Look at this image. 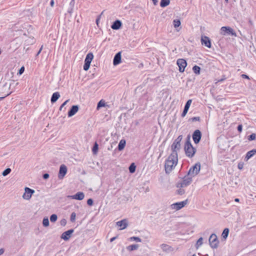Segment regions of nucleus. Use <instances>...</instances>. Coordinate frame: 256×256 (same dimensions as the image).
I'll list each match as a JSON object with an SVG mask.
<instances>
[{"instance_id":"19","label":"nucleus","mask_w":256,"mask_h":256,"mask_svg":"<svg viewBox=\"0 0 256 256\" xmlns=\"http://www.w3.org/2000/svg\"><path fill=\"white\" fill-rule=\"evenodd\" d=\"M71 197L73 199L81 200L84 198V194L83 192H76L75 194L72 196Z\"/></svg>"},{"instance_id":"59","label":"nucleus","mask_w":256,"mask_h":256,"mask_svg":"<svg viewBox=\"0 0 256 256\" xmlns=\"http://www.w3.org/2000/svg\"><path fill=\"white\" fill-rule=\"evenodd\" d=\"M63 106H64V102L63 104H62V105L60 106V110H61Z\"/></svg>"},{"instance_id":"46","label":"nucleus","mask_w":256,"mask_h":256,"mask_svg":"<svg viewBox=\"0 0 256 256\" xmlns=\"http://www.w3.org/2000/svg\"><path fill=\"white\" fill-rule=\"evenodd\" d=\"M226 78L225 76H222V78L218 80V82H224V80H226Z\"/></svg>"},{"instance_id":"33","label":"nucleus","mask_w":256,"mask_h":256,"mask_svg":"<svg viewBox=\"0 0 256 256\" xmlns=\"http://www.w3.org/2000/svg\"><path fill=\"white\" fill-rule=\"evenodd\" d=\"M128 240L130 241H136V242H142V239L140 238L139 237L134 236L130 237L128 238Z\"/></svg>"},{"instance_id":"28","label":"nucleus","mask_w":256,"mask_h":256,"mask_svg":"<svg viewBox=\"0 0 256 256\" xmlns=\"http://www.w3.org/2000/svg\"><path fill=\"white\" fill-rule=\"evenodd\" d=\"M200 68L197 65L194 66L192 68V70L194 72V73L196 74H200Z\"/></svg>"},{"instance_id":"10","label":"nucleus","mask_w":256,"mask_h":256,"mask_svg":"<svg viewBox=\"0 0 256 256\" xmlns=\"http://www.w3.org/2000/svg\"><path fill=\"white\" fill-rule=\"evenodd\" d=\"M176 64L178 66L180 72H182L184 71L185 68L187 66L186 61L183 58H179L177 60Z\"/></svg>"},{"instance_id":"32","label":"nucleus","mask_w":256,"mask_h":256,"mask_svg":"<svg viewBox=\"0 0 256 256\" xmlns=\"http://www.w3.org/2000/svg\"><path fill=\"white\" fill-rule=\"evenodd\" d=\"M181 22L180 20L175 19L173 20V25L175 28H178L180 26Z\"/></svg>"},{"instance_id":"57","label":"nucleus","mask_w":256,"mask_h":256,"mask_svg":"<svg viewBox=\"0 0 256 256\" xmlns=\"http://www.w3.org/2000/svg\"><path fill=\"white\" fill-rule=\"evenodd\" d=\"M234 201L236 202H238L240 201V200L238 198H235Z\"/></svg>"},{"instance_id":"15","label":"nucleus","mask_w":256,"mask_h":256,"mask_svg":"<svg viewBox=\"0 0 256 256\" xmlns=\"http://www.w3.org/2000/svg\"><path fill=\"white\" fill-rule=\"evenodd\" d=\"M116 225L120 227V230H124L128 226V220L126 219L122 220L116 222Z\"/></svg>"},{"instance_id":"3","label":"nucleus","mask_w":256,"mask_h":256,"mask_svg":"<svg viewBox=\"0 0 256 256\" xmlns=\"http://www.w3.org/2000/svg\"><path fill=\"white\" fill-rule=\"evenodd\" d=\"M182 138V135H180L173 142L171 146L172 154H178L177 151L180 148V142Z\"/></svg>"},{"instance_id":"29","label":"nucleus","mask_w":256,"mask_h":256,"mask_svg":"<svg viewBox=\"0 0 256 256\" xmlns=\"http://www.w3.org/2000/svg\"><path fill=\"white\" fill-rule=\"evenodd\" d=\"M98 144L96 142H95L92 148V152L93 154H96L98 153Z\"/></svg>"},{"instance_id":"13","label":"nucleus","mask_w":256,"mask_h":256,"mask_svg":"<svg viewBox=\"0 0 256 256\" xmlns=\"http://www.w3.org/2000/svg\"><path fill=\"white\" fill-rule=\"evenodd\" d=\"M122 52H119L118 53H116L113 59V64L114 66H117L121 62V60H122V55H121Z\"/></svg>"},{"instance_id":"64","label":"nucleus","mask_w":256,"mask_h":256,"mask_svg":"<svg viewBox=\"0 0 256 256\" xmlns=\"http://www.w3.org/2000/svg\"><path fill=\"white\" fill-rule=\"evenodd\" d=\"M66 224V221L65 220V222H64L65 225Z\"/></svg>"},{"instance_id":"4","label":"nucleus","mask_w":256,"mask_h":256,"mask_svg":"<svg viewBox=\"0 0 256 256\" xmlns=\"http://www.w3.org/2000/svg\"><path fill=\"white\" fill-rule=\"evenodd\" d=\"M200 170V164L198 162L190 168L187 174L193 178L199 173Z\"/></svg>"},{"instance_id":"42","label":"nucleus","mask_w":256,"mask_h":256,"mask_svg":"<svg viewBox=\"0 0 256 256\" xmlns=\"http://www.w3.org/2000/svg\"><path fill=\"white\" fill-rule=\"evenodd\" d=\"M184 192H185V190L184 189L181 188H180V189H178L177 190V193L180 195H182L183 194H184Z\"/></svg>"},{"instance_id":"26","label":"nucleus","mask_w":256,"mask_h":256,"mask_svg":"<svg viewBox=\"0 0 256 256\" xmlns=\"http://www.w3.org/2000/svg\"><path fill=\"white\" fill-rule=\"evenodd\" d=\"M58 176L59 179H62L64 177V164L61 165Z\"/></svg>"},{"instance_id":"51","label":"nucleus","mask_w":256,"mask_h":256,"mask_svg":"<svg viewBox=\"0 0 256 256\" xmlns=\"http://www.w3.org/2000/svg\"><path fill=\"white\" fill-rule=\"evenodd\" d=\"M116 238V236L113 237L110 239V242H114Z\"/></svg>"},{"instance_id":"31","label":"nucleus","mask_w":256,"mask_h":256,"mask_svg":"<svg viewBox=\"0 0 256 256\" xmlns=\"http://www.w3.org/2000/svg\"><path fill=\"white\" fill-rule=\"evenodd\" d=\"M136 166L134 163L130 164L128 168L129 172L130 173H134L136 171Z\"/></svg>"},{"instance_id":"16","label":"nucleus","mask_w":256,"mask_h":256,"mask_svg":"<svg viewBox=\"0 0 256 256\" xmlns=\"http://www.w3.org/2000/svg\"><path fill=\"white\" fill-rule=\"evenodd\" d=\"M192 100H190V99L188 100L186 102V104H185V106H184L183 112H182V114H181L182 117L184 118V117L186 116V114H187V112H188V110H189L190 106V104H192Z\"/></svg>"},{"instance_id":"54","label":"nucleus","mask_w":256,"mask_h":256,"mask_svg":"<svg viewBox=\"0 0 256 256\" xmlns=\"http://www.w3.org/2000/svg\"><path fill=\"white\" fill-rule=\"evenodd\" d=\"M4 252V250L3 248L0 249V255L2 254Z\"/></svg>"},{"instance_id":"40","label":"nucleus","mask_w":256,"mask_h":256,"mask_svg":"<svg viewBox=\"0 0 256 256\" xmlns=\"http://www.w3.org/2000/svg\"><path fill=\"white\" fill-rule=\"evenodd\" d=\"M200 117L199 116H195L192 117L189 119V120L194 122V121H200Z\"/></svg>"},{"instance_id":"6","label":"nucleus","mask_w":256,"mask_h":256,"mask_svg":"<svg viewBox=\"0 0 256 256\" xmlns=\"http://www.w3.org/2000/svg\"><path fill=\"white\" fill-rule=\"evenodd\" d=\"M93 58L94 55L92 53L90 52L86 54L84 61V65L83 66L84 70L87 71L89 69L90 63Z\"/></svg>"},{"instance_id":"45","label":"nucleus","mask_w":256,"mask_h":256,"mask_svg":"<svg viewBox=\"0 0 256 256\" xmlns=\"http://www.w3.org/2000/svg\"><path fill=\"white\" fill-rule=\"evenodd\" d=\"M237 130L239 132H241L242 130V124H238L237 128Z\"/></svg>"},{"instance_id":"23","label":"nucleus","mask_w":256,"mask_h":256,"mask_svg":"<svg viewBox=\"0 0 256 256\" xmlns=\"http://www.w3.org/2000/svg\"><path fill=\"white\" fill-rule=\"evenodd\" d=\"M126 140H124V139L121 140H120V142L118 144V150L121 151L122 150H124V147L126 146Z\"/></svg>"},{"instance_id":"18","label":"nucleus","mask_w":256,"mask_h":256,"mask_svg":"<svg viewBox=\"0 0 256 256\" xmlns=\"http://www.w3.org/2000/svg\"><path fill=\"white\" fill-rule=\"evenodd\" d=\"M122 26V22L120 20H116L111 25V28L114 30H118Z\"/></svg>"},{"instance_id":"25","label":"nucleus","mask_w":256,"mask_h":256,"mask_svg":"<svg viewBox=\"0 0 256 256\" xmlns=\"http://www.w3.org/2000/svg\"><path fill=\"white\" fill-rule=\"evenodd\" d=\"M60 94L59 92H56L54 93L52 96V98H51V102L52 103L56 102L58 100V98H60Z\"/></svg>"},{"instance_id":"49","label":"nucleus","mask_w":256,"mask_h":256,"mask_svg":"<svg viewBox=\"0 0 256 256\" xmlns=\"http://www.w3.org/2000/svg\"><path fill=\"white\" fill-rule=\"evenodd\" d=\"M238 167L240 170H242L243 168V164L239 163L238 165Z\"/></svg>"},{"instance_id":"60","label":"nucleus","mask_w":256,"mask_h":256,"mask_svg":"<svg viewBox=\"0 0 256 256\" xmlns=\"http://www.w3.org/2000/svg\"><path fill=\"white\" fill-rule=\"evenodd\" d=\"M5 98V96H3V97H0V100H2L3 98Z\"/></svg>"},{"instance_id":"55","label":"nucleus","mask_w":256,"mask_h":256,"mask_svg":"<svg viewBox=\"0 0 256 256\" xmlns=\"http://www.w3.org/2000/svg\"><path fill=\"white\" fill-rule=\"evenodd\" d=\"M42 48V46L41 48H40V50L38 51V54L41 52Z\"/></svg>"},{"instance_id":"47","label":"nucleus","mask_w":256,"mask_h":256,"mask_svg":"<svg viewBox=\"0 0 256 256\" xmlns=\"http://www.w3.org/2000/svg\"><path fill=\"white\" fill-rule=\"evenodd\" d=\"M241 77L243 78L248 79V80L250 79L249 76L248 75L245 74H242L241 75Z\"/></svg>"},{"instance_id":"36","label":"nucleus","mask_w":256,"mask_h":256,"mask_svg":"<svg viewBox=\"0 0 256 256\" xmlns=\"http://www.w3.org/2000/svg\"><path fill=\"white\" fill-rule=\"evenodd\" d=\"M42 224L44 226H49V220L48 218H44L42 221Z\"/></svg>"},{"instance_id":"52","label":"nucleus","mask_w":256,"mask_h":256,"mask_svg":"<svg viewBox=\"0 0 256 256\" xmlns=\"http://www.w3.org/2000/svg\"><path fill=\"white\" fill-rule=\"evenodd\" d=\"M74 0H72L70 2V5L74 6Z\"/></svg>"},{"instance_id":"43","label":"nucleus","mask_w":256,"mask_h":256,"mask_svg":"<svg viewBox=\"0 0 256 256\" xmlns=\"http://www.w3.org/2000/svg\"><path fill=\"white\" fill-rule=\"evenodd\" d=\"M94 204V200L92 198H89L87 200V204L90 206H92Z\"/></svg>"},{"instance_id":"17","label":"nucleus","mask_w":256,"mask_h":256,"mask_svg":"<svg viewBox=\"0 0 256 256\" xmlns=\"http://www.w3.org/2000/svg\"><path fill=\"white\" fill-rule=\"evenodd\" d=\"M78 110V106L77 105L72 106L68 112V117H71L74 115Z\"/></svg>"},{"instance_id":"50","label":"nucleus","mask_w":256,"mask_h":256,"mask_svg":"<svg viewBox=\"0 0 256 256\" xmlns=\"http://www.w3.org/2000/svg\"><path fill=\"white\" fill-rule=\"evenodd\" d=\"M43 178L44 179H47L49 178V174H45L43 175Z\"/></svg>"},{"instance_id":"11","label":"nucleus","mask_w":256,"mask_h":256,"mask_svg":"<svg viewBox=\"0 0 256 256\" xmlns=\"http://www.w3.org/2000/svg\"><path fill=\"white\" fill-rule=\"evenodd\" d=\"M202 132L199 130H196L194 131L192 135V138L196 144H198L200 142L202 138Z\"/></svg>"},{"instance_id":"9","label":"nucleus","mask_w":256,"mask_h":256,"mask_svg":"<svg viewBox=\"0 0 256 256\" xmlns=\"http://www.w3.org/2000/svg\"><path fill=\"white\" fill-rule=\"evenodd\" d=\"M188 200H186L184 201L177 202L174 203L171 205V208L172 209L176 210H180L183 208L185 206L188 204Z\"/></svg>"},{"instance_id":"8","label":"nucleus","mask_w":256,"mask_h":256,"mask_svg":"<svg viewBox=\"0 0 256 256\" xmlns=\"http://www.w3.org/2000/svg\"><path fill=\"white\" fill-rule=\"evenodd\" d=\"M220 34L222 35H231L232 36H236L235 31L230 26H222L220 28Z\"/></svg>"},{"instance_id":"30","label":"nucleus","mask_w":256,"mask_h":256,"mask_svg":"<svg viewBox=\"0 0 256 256\" xmlns=\"http://www.w3.org/2000/svg\"><path fill=\"white\" fill-rule=\"evenodd\" d=\"M229 231L230 230L228 228H225L224 230L222 233V236L224 239H226L228 238L229 234Z\"/></svg>"},{"instance_id":"14","label":"nucleus","mask_w":256,"mask_h":256,"mask_svg":"<svg viewBox=\"0 0 256 256\" xmlns=\"http://www.w3.org/2000/svg\"><path fill=\"white\" fill-rule=\"evenodd\" d=\"M34 192V190L28 188H25V192L23 195V198L26 200H29L32 194Z\"/></svg>"},{"instance_id":"21","label":"nucleus","mask_w":256,"mask_h":256,"mask_svg":"<svg viewBox=\"0 0 256 256\" xmlns=\"http://www.w3.org/2000/svg\"><path fill=\"white\" fill-rule=\"evenodd\" d=\"M255 154H256V149H253L250 151H248L246 154V156L244 158V160H248L252 156H253Z\"/></svg>"},{"instance_id":"35","label":"nucleus","mask_w":256,"mask_h":256,"mask_svg":"<svg viewBox=\"0 0 256 256\" xmlns=\"http://www.w3.org/2000/svg\"><path fill=\"white\" fill-rule=\"evenodd\" d=\"M256 138V134L255 133H252L250 135L248 138V140L249 141H252L254 140Z\"/></svg>"},{"instance_id":"48","label":"nucleus","mask_w":256,"mask_h":256,"mask_svg":"<svg viewBox=\"0 0 256 256\" xmlns=\"http://www.w3.org/2000/svg\"><path fill=\"white\" fill-rule=\"evenodd\" d=\"M101 14L98 16V18L96 19V23L97 26H98V22L100 21V18Z\"/></svg>"},{"instance_id":"63","label":"nucleus","mask_w":256,"mask_h":256,"mask_svg":"<svg viewBox=\"0 0 256 256\" xmlns=\"http://www.w3.org/2000/svg\"><path fill=\"white\" fill-rule=\"evenodd\" d=\"M225 0V2H226V3H228V0Z\"/></svg>"},{"instance_id":"12","label":"nucleus","mask_w":256,"mask_h":256,"mask_svg":"<svg viewBox=\"0 0 256 256\" xmlns=\"http://www.w3.org/2000/svg\"><path fill=\"white\" fill-rule=\"evenodd\" d=\"M201 42L202 44L210 48L212 46L211 41L210 38L206 36H202L201 38Z\"/></svg>"},{"instance_id":"24","label":"nucleus","mask_w":256,"mask_h":256,"mask_svg":"<svg viewBox=\"0 0 256 256\" xmlns=\"http://www.w3.org/2000/svg\"><path fill=\"white\" fill-rule=\"evenodd\" d=\"M139 247L138 244H134L132 245H130L126 246V248L128 250L131 252L133 250H136Z\"/></svg>"},{"instance_id":"58","label":"nucleus","mask_w":256,"mask_h":256,"mask_svg":"<svg viewBox=\"0 0 256 256\" xmlns=\"http://www.w3.org/2000/svg\"><path fill=\"white\" fill-rule=\"evenodd\" d=\"M66 172H67V168L65 166V175L66 174Z\"/></svg>"},{"instance_id":"20","label":"nucleus","mask_w":256,"mask_h":256,"mask_svg":"<svg viewBox=\"0 0 256 256\" xmlns=\"http://www.w3.org/2000/svg\"><path fill=\"white\" fill-rule=\"evenodd\" d=\"M160 248L164 252H169L173 250V248L171 246L165 244H162Z\"/></svg>"},{"instance_id":"53","label":"nucleus","mask_w":256,"mask_h":256,"mask_svg":"<svg viewBox=\"0 0 256 256\" xmlns=\"http://www.w3.org/2000/svg\"><path fill=\"white\" fill-rule=\"evenodd\" d=\"M50 4L51 6H53L54 5V0H51Z\"/></svg>"},{"instance_id":"39","label":"nucleus","mask_w":256,"mask_h":256,"mask_svg":"<svg viewBox=\"0 0 256 256\" xmlns=\"http://www.w3.org/2000/svg\"><path fill=\"white\" fill-rule=\"evenodd\" d=\"M11 172V170L10 168H8L6 169L2 172V175L4 176H6L8 174H9Z\"/></svg>"},{"instance_id":"34","label":"nucleus","mask_w":256,"mask_h":256,"mask_svg":"<svg viewBox=\"0 0 256 256\" xmlns=\"http://www.w3.org/2000/svg\"><path fill=\"white\" fill-rule=\"evenodd\" d=\"M106 106V104L104 101L102 100H100L97 104V108H96L98 110L102 107H104Z\"/></svg>"},{"instance_id":"27","label":"nucleus","mask_w":256,"mask_h":256,"mask_svg":"<svg viewBox=\"0 0 256 256\" xmlns=\"http://www.w3.org/2000/svg\"><path fill=\"white\" fill-rule=\"evenodd\" d=\"M170 3V0H161L160 2V6L162 8H164L168 6Z\"/></svg>"},{"instance_id":"1","label":"nucleus","mask_w":256,"mask_h":256,"mask_svg":"<svg viewBox=\"0 0 256 256\" xmlns=\"http://www.w3.org/2000/svg\"><path fill=\"white\" fill-rule=\"evenodd\" d=\"M178 154H171L166 160L164 168L166 174H169L178 162Z\"/></svg>"},{"instance_id":"44","label":"nucleus","mask_w":256,"mask_h":256,"mask_svg":"<svg viewBox=\"0 0 256 256\" xmlns=\"http://www.w3.org/2000/svg\"><path fill=\"white\" fill-rule=\"evenodd\" d=\"M24 71V67L23 66L20 69L18 74L21 75Z\"/></svg>"},{"instance_id":"5","label":"nucleus","mask_w":256,"mask_h":256,"mask_svg":"<svg viewBox=\"0 0 256 256\" xmlns=\"http://www.w3.org/2000/svg\"><path fill=\"white\" fill-rule=\"evenodd\" d=\"M192 178L191 176H185L182 182L178 183L176 186L178 188H183L187 186L190 185L192 182Z\"/></svg>"},{"instance_id":"62","label":"nucleus","mask_w":256,"mask_h":256,"mask_svg":"<svg viewBox=\"0 0 256 256\" xmlns=\"http://www.w3.org/2000/svg\"><path fill=\"white\" fill-rule=\"evenodd\" d=\"M68 101V100H66L64 102L65 105L66 104L67 102Z\"/></svg>"},{"instance_id":"22","label":"nucleus","mask_w":256,"mask_h":256,"mask_svg":"<svg viewBox=\"0 0 256 256\" xmlns=\"http://www.w3.org/2000/svg\"><path fill=\"white\" fill-rule=\"evenodd\" d=\"M74 232V229H70L68 230L65 231V241L68 240L70 238Z\"/></svg>"},{"instance_id":"37","label":"nucleus","mask_w":256,"mask_h":256,"mask_svg":"<svg viewBox=\"0 0 256 256\" xmlns=\"http://www.w3.org/2000/svg\"><path fill=\"white\" fill-rule=\"evenodd\" d=\"M57 216L55 214H53L50 217V220L51 222H54L57 220Z\"/></svg>"},{"instance_id":"38","label":"nucleus","mask_w":256,"mask_h":256,"mask_svg":"<svg viewBox=\"0 0 256 256\" xmlns=\"http://www.w3.org/2000/svg\"><path fill=\"white\" fill-rule=\"evenodd\" d=\"M76 217V214L74 212H73L71 214L70 220L71 222H75Z\"/></svg>"},{"instance_id":"61","label":"nucleus","mask_w":256,"mask_h":256,"mask_svg":"<svg viewBox=\"0 0 256 256\" xmlns=\"http://www.w3.org/2000/svg\"><path fill=\"white\" fill-rule=\"evenodd\" d=\"M72 10V9H71V10H68V12H69V13H70V12H71V10Z\"/></svg>"},{"instance_id":"2","label":"nucleus","mask_w":256,"mask_h":256,"mask_svg":"<svg viewBox=\"0 0 256 256\" xmlns=\"http://www.w3.org/2000/svg\"><path fill=\"white\" fill-rule=\"evenodd\" d=\"M184 150L186 155L190 158H192L196 152V148L192 146L190 142V135L188 136L186 138L184 146Z\"/></svg>"},{"instance_id":"56","label":"nucleus","mask_w":256,"mask_h":256,"mask_svg":"<svg viewBox=\"0 0 256 256\" xmlns=\"http://www.w3.org/2000/svg\"><path fill=\"white\" fill-rule=\"evenodd\" d=\"M64 233H63L61 235V238H62V239H64Z\"/></svg>"},{"instance_id":"41","label":"nucleus","mask_w":256,"mask_h":256,"mask_svg":"<svg viewBox=\"0 0 256 256\" xmlns=\"http://www.w3.org/2000/svg\"><path fill=\"white\" fill-rule=\"evenodd\" d=\"M202 240H203L202 238L201 237V238H199L196 242V245L198 246H201L202 244Z\"/></svg>"},{"instance_id":"7","label":"nucleus","mask_w":256,"mask_h":256,"mask_svg":"<svg viewBox=\"0 0 256 256\" xmlns=\"http://www.w3.org/2000/svg\"><path fill=\"white\" fill-rule=\"evenodd\" d=\"M209 243L212 248H216L218 247L219 241L215 234H212L209 238Z\"/></svg>"}]
</instances>
